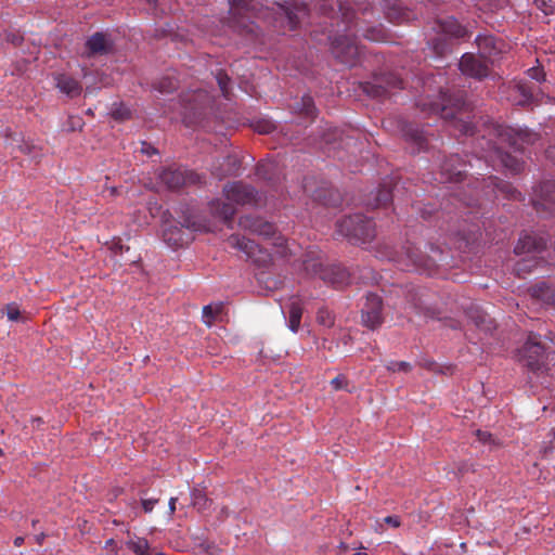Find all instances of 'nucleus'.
<instances>
[{
  "mask_svg": "<svg viewBox=\"0 0 555 555\" xmlns=\"http://www.w3.org/2000/svg\"><path fill=\"white\" fill-rule=\"evenodd\" d=\"M426 105L429 113L440 116L459 135L482 139L494 135L518 152H524L526 144H533L537 140V133L528 129L498 125L488 116L477 117L465 90L441 88L438 99Z\"/></svg>",
  "mask_w": 555,
  "mask_h": 555,
  "instance_id": "nucleus-1",
  "label": "nucleus"
},
{
  "mask_svg": "<svg viewBox=\"0 0 555 555\" xmlns=\"http://www.w3.org/2000/svg\"><path fill=\"white\" fill-rule=\"evenodd\" d=\"M229 15L225 25L241 38V44L253 47L260 42L259 26L255 18L258 15V2L255 0H228Z\"/></svg>",
  "mask_w": 555,
  "mask_h": 555,
  "instance_id": "nucleus-2",
  "label": "nucleus"
},
{
  "mask_svg": "<svg viewBox=\"0 0 555 555\" xmlns=\"http://www.w3.org/2000/svg\"><path fill=\"white\" fill-rule=\"evenodd\" d=\"M336 231L350 244L361 246L371 244L376 237V223L363 214L343 217L336 222Z\"/></svg>",
  "mask_w": 555,
  "mask_h": 555,
  "instance_id": "nucleus-3",
  "label": "nucleus"
},
{
  "mask_svg": "<svg viewBox=\"0 0 555 555\" xmlns=\"http://www.w3.org/2000/svg\"><path fill=\"white\" fill-rule=\"evenodd\" d=\"M430 254L422 251L414 244L406 242L401 247V256H404L413 269L433 275L438 270L439 264L444 260V251L439 246L429 243Z\"/></svg>",
  "mask_w": 555,
  "mask_h": 555,
  "instance_id": "nucleus-4",
  "label": "nucleus"
},
{
  "mask_svg": "<svg viewBox=\"0 0 555 555\" xmlns=\"http://www.w3.org/2000/svg\"><path fill=\"white\" fill-rule=\"evenodd\" d=\"M361 90L372 99H385L392 90L404 88V80L396 72L378 69L372 74V79L360 83Z\"/></svg>",
  "mask_w": 555,
  "mask_h": 555,
  "instance_id": "nucleus-5",
  "label": "nucleus"
},
{
  "mask_svg": "<svg viewBox=\"0 0 555 555\" xmlns=\"http://www.w3.org/2000/svg\"><path fill=\"white\" fill-rule=\"evenodd\" d=\"M198 227L195 217L191 212L182 210L176 223L164 225L163 240L171 247H182L193 241V232Z\"/></svg>",
  "mask_w": 555,
  "mask_h": 555,
  "instance_id": "nucleus-6",
  "label": "nucleus"
},
{
  "mask_svg": "<svg viewBox=\"0 0 555 555\" xmlns=\"http://www.w3.org/2000/svg\"><path fill=\"white\" fill-rule=\"evenodd\" d=\"M305 269L318 275L325 283L332 285L334 288H343L350 283L351 273L341 263L323 264L319 261L305 262Z\"/></svg>",
  "mask_w": 555,
  "mask_h": 555,
  "instance_id": "nucleus-7",
  "label": "nucleus"
},
{
  "mask_svg": "<svg viewBox=\"0 0 555 555\" xmlns=\"http://www.w3.org/2000/svg\"><path fill=\"white\" fill-rule=\"evenodd\" d=\"M518 360L522 366L533 374L540 375L546 371L545 348L537 340L534 334L531 333L518 350Z\"/></svg>",
  "mask_w": 555,
  "mask_h": 555,
  "instance_id": "nucleus-8",
  "label": "nucleus"
},
{
  "mask_svg": "<svg viewBox=\"0 0 555 555\" xmlns=\"http://www.w3.org/2000/svg\"><path fill=\"white\" fill-rule=\"evenodd\" d=\"M302 189L314 203L322 206L337 207L341 204L339 192L326 181H318L313 177H305Z\"/></svg>",
  "mask_w": 555,
  "mask_h": 555,
  "instance_id": "nucleus-9",
  "label": "nucleus"
},
{
  "mask_svg": "<svg viewBox=\"0 0 555 555\" xmlns=\"http://www.w3.org/2000/svg\"><path fill=\"white\" fill-rule=\"evenodd\" d=\"M331 52L336 61L348 66L354 67L360 64L363 50L354 39L346 35L335 36L331 41Z\"/></svg>",
  "mask_w": 555,
  "mask_h": 555,
  "instance_id": "nucleus-10",
  "label": "nucleus"
},
{
  "mask_svg": "<svg viewBox=\"0 0 555 555\" xmlns=\"http://www.w3.org/2000/svg\"><path fill=\"white\" fill-rule=\"evenodd\" d=\"M240 224L266 240H273L274 246L282 249L286 248V238L278 232L274 223L260 217H244L241 219Z\"/></svg>",
  "mask_w": 555,
  "mask_h": 555,
  "instance_id": "nucleus-11",
  "label": "nucleus"
},
{
  "mask_svg": "<svg viewBox=\"0 0 555 555\" xmlns=\"http://www.w3.org/2000/svg\"><path fill=\"white\" fill-rule=\"evenodd\" d=\"M475 43L478 47L480 57L490 63L501 59L502 54L508 49V44L503 38L492 34H479L475 38Z\"/></svg>",
  "mask_w": 555,
  "mask_h": 555,
  "instance_id": "nucleus-12",
  "label": "nucleus"
},
{
  "mask_svg": "<svg viewBox=\"0 0 555 555\" xmlns=\"http://www.w3.org/2000/svg\"><path fill=\"white\" fill-rule=\"evenodd\" d=\"M384 304L379 295L367 293L365 302L361 309V319L363 326L374 331L384 323L383 314Z\"/></svg>",
  "mask_w": 555,
  "mask_h": 555,
  "instance_id": "nucleus-13",
  "label": "nucleus"
},
{
  "mask_svg": "<svg viewBox=\"0 0 555 555\" xmlns=\"http://www.w3.org/2000/svg\"><path fill=\"white\" fill-rule=\"evenodd\" d=\"M460 72L469 78L478 81L485 80L490 74V67L486 60L474 53H464L459 62Z\"/></svg>",
  "mask_w": 555,
  "mask_h": 555,
  "instance_id": "nucleus-14",
  "label": "nucleus"
},
{
  "mask_svg": "<svg viewBox=\"0 0 555 555\" xmlns=\"http://www.w3.org/2000/svg\"><path fill=\"white\" fill-rule=\"evenodd\" d=\"M199 98V94H191L184 100L182 120L186 127L201 126L207 116L208 107Z\"/></svg>",
  "mask_w": 555,
  "mask_h": 555,
  "instance_id": "nucleus-15",
  "label": "nucleus"
},
{
  "mask_svg": "<svg viewBox=\"0 0 555 555\" xmlns=\"http://www.w3.org/2000/svg\"><path fill=\"white\" fill-rule=\"evenodd\" d=\"M159 179L169 190H180L186 184H195L198 175L181 167L170 166L163 169Z\"/></svg>",
  "mask_w": 555,
  "mask_h": 555,
  "instance_id": "nucleus-16",
  "label": "nucleus"
},
{
  "mask_svg": "<svg viewBox=\"0 0 555 555\" xmlns=\"http://www.w3.org/2000/svg\"><path fill=\"white\" fill-rule=\"evenodd\" d=\"M547 248V240L534 232H522L514 247L517 256H541Z\"/></svg>",
  "mask_w": 555,
  "mask_h": 555,
  "instance_id": "nucleus-17",
  "label": "nucleus"
},
{
  "mask_svg": "<svg viewBox=\"0 0 555 555\" xmlns=\"http://www.w3.org/2000/svg\"><path fill=\"white\" fill-rule=\"evenodd\" d=\"M223 193L229 202L237 205L255 204L257 202V190L242 181L228 183L223 188Z\"/></svg>",
  "mask_w": 555,
  "mask_h": 555,
  "instance_id": "nucleus-18",
  "label": "nucleus"
},
{
  "mask_svg": "<svg viewBox=\"0 0 555 555\" xmlns=\"http://www.w3.org/2000/svg\"><path fill=\"white\" fill-rule=\"evenodd\" d=\"M426 288L421 286L408 287L405 292V300L413 307L414 311L430 319H440V310L430 306L424 299Z\"/></svg>",
  "mask_w": 555,
  "mask_h": 555,
  "instance_id": "nucleus-19",
  "label": "nucleus"
},
{
  "mask_svg": "<svg viewBox=\"0 0 555 555\" xmlns=\"http://www.w3.org/2000/svg\"><path fill=\"white\" fill-rule=\"evenodd\" d=\"M398 127L403 139L415 146L414 153H420L427 149L428 141L421 125L401 119L398 122Z\"/></svg>",
  "mask_w": 555,
  "mask_h": 555,
  "instance_id": "nucleus-20",
  "label": "nucleus"
},
{
  "mask_svg": "<svg viewBox=\"0 0 555 555\" xmlns=\"http://www.w3.org/2000/svg\"><path fill=\"white\" fill-rule=\"evenodd\" d=\"M466 162L460 154L446 156L441 163V172L450 182H462L468 176L466 171Z\"/></svg>",
  "mask_w": 555,
  "mask_h": 555,
  "instance_id": "nucleus-21",
  "label": "nucleus"
},
{
  "mask_svg": "<svg viewBox=\"0 0 555 555\" xmlns=\"http://www.w3.org/2000/svg\"><path fill=\"white\" fill-rule=\"evenodd\" d=\"M439 33L450 37L455 43L456 41H467L470 39L473 31L463 25L456 17L447 16L437 21Z\"/></svg>",
  "mask_w": 555,
  "mask_h": 555,
  "instance_id": "nucleus-22",
  "label": "nucleus"
},
{
  "mask_svg": "<svg viewBox=\"0 0 555 555\" xmlns=\"http://www.w3.org/2000/svg\"><path fill=\"white\" fill-rule=\"evenodd\" d=\"M385 17L388 22L400 25L413 18V11L403 5L402 0H380Z\"/></svg>",
  "mask_w": 555,
  "mask_h": 555,
  "instance_id": "nucleus-23",
  "label": "nucleus"
},
{
  "mask_svg": "<svg viewBox=\"0 0 555 555\" xmlns=\"http://www.w3.org/2000/svg\"><path fill=\"white\" fill-rule=\"evenodd\" d=\"M529 296L545 307L555 308V284L539 281L528 287Z\"/></svg>",
  "mask_w": 555,
  "mask_h": 555,
  "instance_id": "nucleus-24",
  "label": "nucleus"
},
{
  "mask_svg": "<svg viewBox=\"0 0 555 555\" xmlns=\"http://www.w3.org/2000/svg\"><path fill=\"white\" fill-rule=\"evenodd\" d=\"M106 249L116 258L115 262L119 266L133 264L137 262L138 257L131 253L130 246L124 244L122 238L114 237L109 243L106 241Z\"/></svg>",
  "mask_w": 555,
  "mask_h": 555,
  "instance_id": "nucleus-25",
  "label": "nucleus"
},
{
  "mask_svg": "<svg viewBox=\"0 0 555 555\" xmlns=\"http://www.w3.org/2000/svg\"><path fill=\"white\" fill-rule=\"evenodd\" d=\"M488 186H492L493 190L500 193L505 199L515 202L525 201V195L515 188L512 182L498 176H490L488 178Z\"/></svg>",
  "mask_w": 555,
  "mask_h": 555,
  "instance_id": "nucleus-26",
  "label": "nucleus"
},
{
  "mask_svg": "<svg viewBox=\"0 0 555 555\" xmlns=\"http://www.w3.org/2000/svg\"><path fill=\"white\" fill-rule=\"evenodd\" d=\"M292 112L300 117L308 119L310 122L318 117V108L311 95L305 94L291 106Z\"/></svg>",
  "mask_w": 555,
  "mask_h": 555,
  "instance_id": "nucleus-27",
  "label": "nucleus"
},
{
  "mask_svg": "<svg viewBox=\"0 0 555 555\" xmlns=\"http://www.w3.org/2000/svg\"><path fill=\"white\" fill-rule=\"evenodd\" d=\"M428 48L438 57H446L451 54L456 43L448 36L438 33L427 41Z\"/></svg>",
  "mask_w": 555,
  "mask_h": 555,
  "instance_id": "nucleus-28",
  "label": "nucleus"
},
{
  "mask_svg": "<svg viewBox=\"0 0 555 555\" xmlns=\"http://www.w3.org/2000/svg\"><path fill=\"white\" fill-rule=\"evenodd\" d=\"M242 168V160L236 154H229L223 157L219 168L212 172L218 179L238 176Z\"/></svg>",
  "mask_w": 555,
  "mask_h": 555,
  "instance_id": "nucleus-29",
  "label": "nucleus"
},
{
  "mask_svg": "<svg viewBox=\"0 0 555 555\" xmlns=\"http://www.w3.org/2000/svg\"><path fill=\"white\" fill-rule=\"evenodd\" d=\"M279 9L281 22L283 25H285L287 30H297L300 27L301 23L298 13L304 9L295 4L279 5Z\"/></svg>",
  "mask_w": 555,
  "mask_h": 555,
  "instance_id": "nucleus-30",
  "label": "nucleus"
},
{
  "mask_svg": "<svg viewBox=\"0 0 555 555\" xmlns=\"http://www.w3.org/2000/svg\"><path fill=\"white\" fill-rule=\"evenodd\" d=\"M535 86L530 82H518L512 90V95L516 105L527 107L534 103L533 91Z\"/></svg>",
  "mask_w": 555,
  "mask_h": 555,
  "instance_id": "nucleus-31",
  "label": "nucleus"
},
{
  "mask_svg": "<svg viewBox=\"0 0 555 555\" xmlns=\"http://www.w3.org/2000/svg\"><path fill=\"white\" fill-rule=\"evenodd\" d=\"M467 315L475 326L486 334H492L496 328L494 320L478 308H472Z\"/></svg>",
  "mask_w": 555,
  "mask_h": 555,
  "instance_id": "nucleus-32",
  "label": "nucleus"
},
{
  "mask_svg": "<svg viewBox=\"0 0 555 555\" xmlns=\"http://www.w3.org/2000/svg\"><path fill=\"white\" fill-rule=\"evenodd\" d=\"M499 160L502 167L512 176L524 171L525 162L508 152H499Z\"/></svg>",
  "mask_w": 555,
  "mask_h": 555,
  "instance_id": "nucleus-33",
  "label": "nucleus"
},
{
  "mask_svg": "<svg viewBox=\"0 0 555 555\" xmlns=\"http://www.w3.org/2000/svg\"><path fill=\"white\" fill-rule=\"evenodd\" d=\"M542 262H545L542 256H525L516 262L515 271L519 278H524L525 274L532 272Z\"/></svg>",
  "mask_w": 555,
  "mask_h": 555,
  "instance_id": "nucleus-34",
  "label": "nucleus"
},
{
  "mask_svg": "<svg viewBox=\"0 0 555 555\" xmlns=\"http://www.w3.org/2000/svg\"><path fill=\"white\" fill-rule=\"evenodd\" d=\"M56 87L69 98L78 96L81 92L80 83L70 76L60 75L56 78Z\"/></svg>",
  "mask_w": 555,
  "mask_h": 555,
  "instance_id": "nucleus-35",
  "label": "nucleus"
},
{
  "mask_svg": "<svg viewBox=\"0 0 555 555\" xmlns=\"http://www.w3.org/2000/svg\"><path fill=\"white\" fill-rule=\"evenodd\" d=\"M393 186L392 179L384 180L377 190L375 196L376 207H387L392 203L393 199Z\"/></svg>",
  "mask_w": 555,
  "mask_h": 555,
  "instance_id": "nucleus-36",
  "label": "nucleus"
},
{
  "mask_svg": "<svg viewBox=\"0 0 555 555\" xmlns=\"http://www.w3.org/2000/svg\"><path fill=\"white\" fill-rule=\"evenodd\" d=\"M255 175L272 185L278 179L276 166L271 162L260 160L255 167Z\"/></svg>",
  "mask_w": 555,
  "mask_h": 555,
  "instance_id": "nucleus-37",
  "label": "nucleus"
},
{
  "mask_svg": "<svg viewBox=\"0 0 555 555\" xmlns=\"http://www.w3.org/2000/svg\"><path fill=\"white\" fill-rule=\"evenodd\" d=\"M302 306L299 301H292L288 306V328L296 333L299 330L301 317H302Z\"/></svg>",
  "mask_w": 555,
  "mask_h": 555,
  "instance_id": "nucleus-38",
  "label": "nucleus"
},
{
  "mask_svg": "<svg viewBox=\"0 0 555 555\" xmlns=\"http://www.w3.org/2000/svg\"><path fill=\"white\" fill-rule=\"evenodd\" d=\"M212 500L209 499L206 493L198 488L191 490V504L198 512H204L210 507Z\"/></svg>",
  "mask_w": 555,
  "mask_h": 555,
  "instance_id": "nucleus-39",
  "label": "nucleus"
},
{
  "mask_svg": "<svg viewBox=\"0 0 555 555\" xmlns=\"http://www.w3.org/2000/svg\"><path fill=\"white\" fill-rule=\"evenodd\" d=\"M86 54L92 56L104 51V33H95L86 43Z\"/></svg>",
  "mask_w": 555,
  "mask_h": 555,
  "instance_id": "nucleus-40",
  "label": "nucleus"
},
{
  "mask_svg": "<svg viewBox=\"0 0 555 555\" xmlns=\"http://www.w3.org/2000/svg\"><path fill=\"white\" fill-rule=\"evenodd\" d=\"M413 208L416 210L417 215L425 221H431L440 214V210L437 208V206L431 203H417L413 205Z\"/></svg>",
  "mask_w": 555,
  "mask_h": 555,
  "instance_id": "nucleus-41",
  "label": "nucleus"
},
{
  "mask_svg": "<svg viewBox=\"0 0 555 555\" xmlns=\"http://www.w3.org/2000/svg\"><path fill=\"white\" fill-rule=\"evenodd\" d=\"M251 127L259 134H270L278 129L276 124L269 118H258L253 120Z\"/></svg>",
  "mask_w": 555,
  "mask_h": 555,
  "instance_id": "nucleus-42",
  "label": "nucleus"
},
{
  "mask_svg": "<svg viewBox=\"0 0 555 555\" xmlns=\"http://www.w3.org/2000/svg\"><path fill=\"white\" fill-rule=\"evenodd\" d=\"M218 87L225 99H229L231 94V82L232 79L224 69H218L215 74Z\"/></svg>",
  "mask_w": 555,
  "mask_h": 555,
  "instance_id": "nucleus-43",
  "label": "nucleus"
},
{
  "mask_svg": "<svg viewBox=\"0 0 555 555\" xmlns=\"http://www.w3.org/2000/svg\"><path fill=\"white\" fill-rule=\"evenodd\" d=\"M109 115L114 120L118 122L129 120L132 117L131 109L127 107L124 103H114L109 112Z\"/></svg>",
  "mask_w": 555,
  "mask_h": 555,
  "instance_id": "nucleus-44",
  "label": "nucleus"
},
{
  "mask_svg": "<svg viewBox=\"0 0 555 555\" xmlns=\"http://www.w3.org/2000/svg\"><path fill=\"white\" fill-rule=\"evenodd\" d=\"M216 214L222 218L225 222L231 221L236 212L235 207L233 206V203H223V202H217L215 207Z\"/></svg>",
  "mask_w": 555,
  "mask_h": 555,
  "instance_id": "nucleus-45",
  "label": "nucleus"
},
{
  "mask_svg": "<svg viewBox=\"0 0 555 555\" xmlns=\"http://www.w3.org/2000/svg\"><path fill=\"white\" fill-rule=\"evenodd\" d=\"M129 548L137 555H150V545L146 539H139V541L128 542Z\"/></svg>",
  "mask_w": 555,
  "mask_h": 555,
  "instance_id": "nucleus-46",
  "label": "nucleus"
},
{
  "mask_svg": "<svg viewBox=\"0 0 555 555\" xmlns=\"http://www.w3.org/2000/svg\"><path fill=\"white\" fill-rule=\"evenodd\" d=\"M541 196L555 203V181H545L541 184Z\"/></svg>",
  "mask_w": 555,
  "mask_h": 555,
  "instance_id": "nucleus-47",
  "label": "nucleus"
},
{
  "mask_svg": "<svg viewBox=\"0 0 555 555\" xmlns=\"http://www.w3.org/2000/svg\"><path fill=\"white\" fill-rule=\"evenodd\" d=\"M222 307L217 306L212 307L211 305H207L203 308V318L205 319V322L207 324H211L216 319L217 315L221 312Z\"/></svg>",
  "mask_w": 555,
  "mask_h": 555,
  "instance_id": "nucleus-48",
  "label": "nucleus"
},
{
  "mask_svg": "<svg viewBox=\"0 0 555 555\" xmlns=\"http://www.w3.org/2000/svg\"><path fill=\"white\" fill-rule=\"evenodd\" d=\"M532 3L545 15L555 14V3L552 0H532Z\"/></svg>",
  "mask_w": 555,
  "mask_h": 555,
  "instance_id": "nucleus-49",
  "label": "nucleus"
},
{
  "mask_svg": "<svg viewBox=\"0 0 555 555\" xmlns=\"http://www.w3.org/2000/svg\"><path fill=\"white\" fill-rule=\"evenodd\" d=\"M319 324L331 327L334 324V318L326 308H320L317 313Z\"/></svg>",
  "mask_w": 555,
  "mask_h": 555,
  "instance_id": "nucleus-50",
  "label": "nucleus"
},
{
  "mask_svg": "<svg viewBox=\"0 0 555 555\" xmlns=\"http://www.w3.org/2000/svg\"><path fill=\"white\" fill-rule=\"evenodd\" d=\"M177 86H178V82L176 80H173L169 77H165L158 82L157 89L162 93H165V92L170 93L177 89Z\"/></svg>",
  "mask_w": 555,
  "mask_h": 555,
  "instance_id": "nucleus-51",
  "label": "nucleus"
},
{
  "mask_svg": "<svg viewBox=\"0 0 555 555\" xmlns=\"http://www.w3.org/2000/svg\"><path fill=\"white\" fill-rule=\"evenodd\" d=\"M364 37L371 41H380L386 38L385 31L376 27H369L365 30Z\"/></svg>",
  "mask_w": 555,
  "mask_h": 555,
  "instance_id": "nucleus-52",
  "label": "nucleus"
},
{
  "mask_svg": "<svg viewBox=\"0 0 555 555\" xmlns=\"http://www.w3.org/2000/svg\"><path fill=\"white\" fill-rule=\"evenodd\" d=\"M387 370L390 372H404L408 373L412 371V365L405 361H391L389 365H387Z\"/></svg>",
  "mask_w": 555,
  "mask_h": 555,
  "instance_id": "nucleus-53",
  "label": "nucleus"
},
{
  "mask_svg": "<svg viewBox=\"0 0 555 555\" xmlns=\"http://www.w3.org/2000/svg\"><path fill=\"white\" fill-rule=\"evenodd\" d=\"M8 319L10 321H18L21 318V311L15 304H9L5 306Z\"/></svg>",
  "mask_w": 555,
  "mask_h": 555,
  "instance_id": "nucleus-54",
  "label": "nucleus"
},
{
  "mask_svg": "<svg viewBox=\"0 0 555 555\" xmlns=\"http://www.w3.org/2000/svg\"><path fill=\"white\" fill-rule=\"evenodd\" d=\"M331 384L334 389L340 390V389H346L349 382L344 374H339L335 378L332 379Z\"/></svg>",
  "mask_w": 555,
  "mask_h": 555,
  "instance_id": "nucleus-55",
  "label": "nucleus"
},
{
  "mask_svg": "<svg viewBox=\"0 0 555 555\" xmlns=\"http://www.w3.org/2000/svg\"><path fill=\"white\" fill-rule=\"evenodd\" d=\"M141 152L149 157L159 154L158 150L146 141L141 142Z\"/></svg>",
  "mask_w": 555,
  "mask_h": 555,
  "instance_id": "nucleus-56",
  "label": "nucleus"
},
{
  "mask_svg": "<svg viewBox=\"0 0 555 555\" xmlns=\"http://www.w3.org/2000/svg\"><path fill=\"white\" fill-rule=\"evenodd\" d=\"M7 41L12 43L14 47H18L24 41V38L18 33H10L7 35Z\"/></svg>",
  "mask_w": 555,
  "mask_h": 555,
  "instance_id": "nucleus-57",
  "label": "nucleus"
},
{
  "mask_svg": "<svg viewBox=\"0 0 555 555\" xmlns=\"http://www.w3.org/2000/svg\"><path fill=\"white\" fill-rule=\"evenodd\" d=\"M158 499H142L141 504L145 513H151L154 506L158 503Z\"/></svg>",
  "mask_w": 555,
  "mask_h": 555,
  "instance_id": "nucleus-58",
  "label": "nucleus"
},
{
  "mask_svg": "<svg viewBox=\"0 0 555 555\" xmlns=\"http://www.w3.org/2000/svg\"><path fill=\"white\" fill-rule=\"evenodd\" d=\"M236 244H237V247H238L241 250H243V251H245V253H249V251H250V249L253 248V247H251V244H254V242H253V241H250V240H246L245 237H243V238H236Z\"/></svg>",
  "mask_w": 555,
  "mask_h": 555,
  "instance_id": "nucleus-59",
  "label": "nucleus"
},
{
  "mask_svg": "<svg viewBox=\"0 0 555 555\" xmlns=\"http://www.w3.org/2000/svg\"><path fill=\"white\" fill-rule=\"evenodd\" d=\"M384 522L389 525V526H391V527H393V528H398L401 525V519L397 515H391V516H386L384 518Z\"/></svg>",
  "mask_w": 555,
  "mask_h": 555,
  "instance_id": "nucleus-60",
  "label": "nucleus"
},
{
  "mask_svg": "<svg viewBox=\"0 0 555 555\" xmlns=\"http://www.w3.org/2000/svg\"><path fill=\"white\" fill-rule=\"evenodd\" d=\"M545 157L555 165V145H551L545 150Z\"/></svg>",
  "mask_w": 555,
  "mask_h": 555,
  "instance_id": "nucleus-61",
  "label": "nucleus"
},
{
  "mask_svg": "<svg viewBox=\"0 0 555 555\" xmlns=\"http://www.w3.org/2000/svg\"><path fill=\"white\" fill-rule=\"evenodd\" d=\"M354 11L352 10H348L347 12L344 13V17L346 20V23H347V28L350 29V24L352 23V18L354 16Z\"/></svg>",
  "mask_w": 555,
  "mask_h": 555,
  "instance_id": "nucleus-62",
  "label": "nucleus"
},
{
  "mask_svg": "<svg viewBox=\"0 0 555 555\" xmlns=\"http://www.w3.org/2000/svg\"><path fill=\"white\" fill-rule=\"evenodd\" d=\"M105 46H106V57L108 56V54L112 53L113 51V41L112 39L109 38L108 34L106 33V42H105Z\"/></svg>",
  "mask_w": 555,
  "mask_h": 555,
  "instance_id": "nucleus-63",
  "label": "nucleus"
},
{
  "mask_svg": "<svg viewBox=\"0 0 555 555\" xmlns=\"http://www.w3.org/2000/svg\"><path fill=\"white\" fill-rule=\"evenodd\" d=\"M177 500H178L177 498H171V499L169 500V514H170V515H173V514H175V512H176V503H177Z\"/></svg>",
  "mask_w": 555,
  "mask_h": 555,
  "instance_id": "nucleus-64",
  "label": "nucleus"
}]
</instances>
